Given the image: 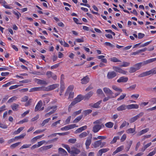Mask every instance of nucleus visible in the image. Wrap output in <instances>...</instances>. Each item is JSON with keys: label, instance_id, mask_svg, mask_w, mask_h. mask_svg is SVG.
I'll return each mask as SVG.
<instances>
[{"label": "nucleus", "instance_id": "1", "mask_svg": "<svg viewBox=\"0 0 156 156\" xmlns=\"http://www.w3.org/2000/svg\"><path fill=\"white\" fill-rule=\"evenodd\" d=\"M156 74V67L154 68L149 71L143 73L139 75L140 77L147 76L150 75Z\"/></svg>", "mask_w": 156, "mask_h": 156}, {"label": "nucleus", "instance_id": "2", "mask_svg": "<svg viewBox=\"0 0 156 156\" xmlns=\"http://www.w3.org/2000/svg\"><path fill=\"white\" fill-rule=\"evenodd\" d=\"M84 98L83 96L81 95H79L77 97L75 98L74 100L71 103V105H74L80 102Z\"/></svg>", "mask_w": 156, "mask_h": 156}, {"label": "nucleus", "instance_id": "3", "mask_svg": "<svg viewBox=\"0 0 156 156\" xmlns=\"http://www.w3.org/2000/svg\"><path fill=\"white\" fill-rule=\"evenodd\" d=\"M92 137V135L91 133H90L89 135V136L87 137L86 141L85 144L87 149L89 148V146L91 143Z\"/></svg>", "mask_w": 156, "mask_h": 156}, {"label": "nucleus", "instance_id": "4", "mask_svg": "<svg viewBox=\"0 0 156 156\" xmlns=\"http://www.w3.org/2000/svg\"><path fill=\"white\" fill-rule=\"evenodd\" d=\"M117 75V73L114 71L108 72L107 74V78L108 79H112L115 77Z\"/></svg>", "mask_w": 156, "mask_h": 156}, {"label": "nucleus", "instance_id": "5", "mask_svg": "<svg viewBox=\"0 0 156 156\" xmlns=\"http://www.w3.org/2000/svg\"><path fill=\"white\" fill-rule=\"evenodd\" d=\"M112 69L114 70V71L116 73H119L123 74H126L127 73V71L123 70L117 66H113L112 67Z\"/></svg>", "mask_w": 156, "mask_h": 156}, {"label": "nucleus", "instance_id": "6", "mask_svg": "<svg viewBox=\"0 0 156 156\" xmlns=\"http://www.w3.org/2000/svg\"><path fill=\"white\" fill-rule=\"evenodd\" d=\"M102 127H104V125L103 124L101 125L96 124L93 126L92 131L94 133H96L99 131Z\"/></svg>", "mask_w": 156, "mask_h": 156}, {"label": "nucleus", "instance_id": "7", "mask_svg": "<svg viewBox=\"0 0 156 156\" xmlns=\"http://www.w3.org/2000/svg\"><path fill=\"white\" fill-rule=\"evenodd\" d=\"M78 126H76L75 124H72L71 125H68L64 127L61 128V130L62 131L63 130H67L69 129H73L76 127H78Z\"/></svg>", "mask_w": 156, "mask_h": 156}, {"label": "nucleus", "instance_id": "8", "mask_svg": "<svg viewBox=\"0 0 156 156\" xmlns=\"http://www.w3.org/2000/svg\"><path fill=\"white\" fill-rule=\"evenodd\" d=\"M144 113L143 112H140L136 116L131 118L129 120L130 122L131 123H132L134 122L139 118L142 116L144 115Z\"/></svg>", "mask_w": 156, "mask_h": 156}, {"label": "nucleus", "instance_id": "9", "mask_svg": "<svg viewBox=\"0 0 156 156\" xmlns=\"http://www.w3.org/2000/svg\"><path fill=\"white\" fill-rule=\"evenodd\" d=\"M69 152L70 154H74L76 155L78 154L80 152V151L76 147H73L71 148V150Z\"/></svg>", "mask_w": 156, "mask_h": 156}, {"label": "nucleus", "instance_id": "10", "mask_svg": "<svg viewBox=\"0 0 156 156\" xmlns=\"http://www.w3.org/2000/svg\"><path fill=\"white\" fill-rule=\"evenodd\" d=\"M128 80V78L124 76H121L117 80V82L119 83H126Z\"/></svg>", "mask_w": 156, "mask_h": 156}, {"label": "nucleus", "instance_id": "11", "mask_svg": "<svg viewBox=\"0 0 156 156\" xmlns=\"http://www.w3.org/2000/svg\"><path fill=\"white\" fill-rule=\"evenodd\" d=\"M58 152L63 156H66L68 155L67 152L64 149L61 147L58 149Z\"/></svg>", "mask_w": 156, "mask_h": 156}, {"label": "nucleus", "instance_id": "12", "mask_svg": "<svg viewBox=\"0 0 156 156\" xmlns=\"http://www.w3.org/2000/svg\"><path fill=\"white\" fill-rule=\"evenodd\" d=\"M89 80L90 78L88 76H86L81 79V83L83 84H85L88 83Z\"/></svg>", "mask_w": 156, "mask_h": 156}, {"label": "nucleus", "instance_id": "13", "mask_svg": "<svg viewBox=\"0 0 156 156\" xmlns=\"http://www.w3.org/2000/svg\"><path fill=\"white\" fill-rule=\"evenodd\" d=\"M156 61V58L147 60L142 62L143 66H145Z\"/></svg>", "mask_w": 156, "mask_h": 156}, {"label": "nucleus", "instance_id": "14", "mask_svg": "<svg viewBox=\"0 0 156 156\" xmlns=\"http://www.w3.org/2000/svg\"><path fill=\"white\" fill-rule=\"evenodd\" d=\"M103 91L106 94L109 95V96H112L113 94L112 91L109 88L107 87L104 88Z\"/></svg>", "mask_w": 156, "mask_h": 156}, {"label": "nucleus", "instance_id": "15", "mask_svg": "<svg viewBox=\"0 0 156 156\" xmlns=\"http://www.w3.org/2000/svg\"><path fill=\"white\" fill-rule=\"evenodd\" d=\"M101 140H97L94 142L92 144V146L93 147L96 148L100 146L101 147Z\"/></svg>", "mask_w": 156, "mask_h": 156}, {"label": "nucleus", "instance_id": "16", "mask_svg": "<svg viewBox=\"0 0 156 156\" xmlns=\"http://www.w3.org/2000/svg\"><path fill=\"white\" fill-rule=\"evenodd\" d=\"M44 88L42 87H35L31 88L29 91L30 92H33L36 91L44 90Z\"/></svg>", "mask_w": 156, "mask_h": 156}, {"label": "nucleus", "instance_id": "17", "mask_svg": "<svg viewBox=\"0 0 156 156\" xmlns=\"http://www.w3.org/2000/svg\"><path fill=\"white\" fill-rule=\"evenodd\" d=\"M42 102L41 100L36 105L34 109L35 112L38 111L42 105Z\"/></svg>", "mask_w": 156, "mask_h": 156}, {"label": "nucleus", "instance_id": "18", "mask_svg": "<svg viewBox=\"0 0 156 156\" xmlns=\"http://www.w3.org/2000/svg\"><path fill=\"white\" fill-rule=\"evenodd\" d=\"M87 128V126H82L76 129L75 133H78L82 132L84 130L86 129Z\"/></svg>", "mask_w": 156, "mask_h": 156}, {"label": "nucleus", "instance_id": "19", "mask_svg": "<svg viewBox=\"0 0 156 156\" xmlns=\"http://www.w3.org/2000/svg\"><path fill=\"white\" fill-rule=\"evenodd\" d=\"M59 86L58 84H55L48 87V89L47 90H53L57 87H58Z\"/></svg>", "mask_w": 156, "mask_h": 156}, {"label": "nucleus", "instance_id": "20", "mask_svg": "<svg viewBox=\"0 0 156 156\" xmlns=\"http://www.w3.org/2000/svg\"><path fill=\"white\" fill-rule=\"evenodd\" d=\"M139 108V105L137 104H131L127 105V108L130 109L133 108L137 109Z\"/></svg>", "mask_w": 156, "mask_h": 156}, {"label": "nucleus", "instance_id": "21", "mask_svg": "<svg viewBox=\"0 0 156 156\" xmlns=\"http://www.w3.org/2000/svg\"><path fill=\"white\" fill-rule=\"evenodd\" d=\"M94 92L92 91H90L87 94H86L83 97L85 99H89V98L93 95Z\"/></svg>", "mask_w": 156, "mask_h": 156}, {"label": "nucleus", "instance_id": "22", "mask_svg": "<svg viewBox=\"0 0 156 156\" xmlns=\"http://www.w3.org/2000/svg\"><path fill=\"white\" fill-rule=\"evenodd\" d=\"M124 147L123 146H121L117 148L116 150L113 152L112 155H114L116 153L121 151L123 149Z\"/></svg>", "mask_w": 156, "mask_h": 156}, {"label": "nucleus", "instance_id": "23", "mask_svg": "<svg viewBox=\"0 0 156 156\" xmlns=\"http://www.w3.org/2000/svg\"><path fill=\"white\" fill-rule=\"evenodd\" d=\"M127 108V105L123 104L119 106L117 108L118 111H122L126 110Z\"/></svg>", "mask_w": 156, "mask_h": 156}, {"label": "nucleus", "instance_id": "24", "mask_svg": "<svg viewBox=\"0 0 156 156\" xmlns=\"http://www.w3.org/2000/svg\"><path fill=\"white\" fill-rule=\"evenodd\" d=\"M142 66H144L142 62L137 63L134 65V66L137 70H139Z\"/></svg>", "mask_w": 156, "mask_h": 156}, {"label": "nucleus", "instance_id": "25", "mask_svg": "<svg viewBox=\"0 0 156 156\" xmlns=\"http://www.w3.org/2000/svg\"><path fill=\"white\" fill-rule=\"evenodd\" d=\"M0 3H2L3 4V6L6 9H12V7H10L9 5H5L7 3L4 0H0Z\"/></svg>", "mask_w": 156, "mask_h": 156}, {"label": "nucleus", "instance_id": "26", "mask_svg": "<svg viewBox=\"0 0 156 156\" xmlns=\"http://www.w3.org/2000/svg\"><path fill=\"white\" fill-rule=\"evenodd\" d=\"M149 130V128H147L145 129H144L141 131H140V132L138 133L137 134L139 136H141L146 133Z\"/></svg>", "mask_w": 156, "mask_h": 156}, {"label": "nucleus", "instance_id": "27", "mask_svg": "<svg viewBox=\"0 0 156 156\" xmlns=\"http://www.w3.org/2000/svg\"><path fill=\"white\" fill-rule=\"evenodd\" d=\"M11 107L13 111H17L18 110V108H19V105L14 103L11 106Z\"/></svg>", "mask_w": 156, "mask_h": 156}, {"label": "nucleus", "instance_id": "28", "mask_svg": "<svg viewBox=\"0 0 156 156\" xmlns=\"http://www.w3.org/2000/svg\"><path fill=\"white\" fill-rule=\"evenodd\" d=\"M44 135V134H43L42 135H39L38 136H36L34 138H33L31 140V142H34L35 141H37V140L41 138L42 137H43Z\"/></svg>", "mask_w": 156, "mask_h": 156}, {"label": "nucleus", "instance_id": "29", "mask_svg": "<svg viewBox=\"0 0 156 156\" xmlns=\"http://www.w3.org/2000/svg\"><path fill=\"white\" fill-rule=\"evenodd\" d=\"M114 125V123L111 122H108L105 124V126L106 127L110 128L113 127Z\"/></svg>", "mask_w": 156, "mask_h": 156}, {"label": "nucleus", "instance_id": "30", "mask_svg": "<svg viewBox=\"0 0 156 156\" xmlns=\"http://www.w3.org/2000/svg\"><path fill=\"white\" fill-rule=\"evenodd\" d=\"M88 133H87L86 132H84L79 135V137L80 138H83L86 137L87 136L88 133H89V131H87Z\"/></svg>", "mask_w": 156, "mask_h": 156}, {"label": "nucleus", "instance_id": "31", "mask_svg": "<svg viewBox=\"0 0 156 156\" xmlns=\"http://www.w3.org/2000/svg\"><path fill=\"white\" fill-rule=\"evenodd\" d=\"M73 86H69L67 89V90L65 94V95H67L69 94V92L72 90L73 89Z\"/></svg>", "mask_w": 156, "mask_h": 156}, {"label": "nucleus", "instance_id": "32", "mask_svg": "<svg viewBox=\"0 0 156 156\" xmlns=\"http://www.w3.org/2000/svg\"><path fill=\"white\" fill-rule=\"evenodd\" d=\"M83 115H80L77 117L73 121V123H77L79 122L83 118Z\"/></svg>", "mask_w": 156, "mask_h": 156}, {"label": "nucleus", "instance_id": "33", "mask_svg": "<svg viewBox=\"0 0 156 156\" xmlns=\"http://www.w3.org/2000/svg\"><path fill=\"white\" fill-rule=\"evenodd\" d=\"M128 145H127L125 149L126 150V151L127 152L129 150L131 145L132 144V140H130L128 142H127Z\"/></svg>", "mask_w": 156, "mask_h": 156}, {"label": "nucleus", "instance_id": "34", "mask_svg": "<svg viewBox=\"0 0 156 156\" xmlns=\"http://www.w3.org/2000/svg\"><path fill=\"white\" fill-rule=\"evenodd\" d=\"M106 138V137L105 136H98L97 137H94L93 140H96L98 139L104 140Z\"/></svg>", "mask_w": 156, "mask_h": 156}, {"label": "nucleus", "instance_id": "35", "mask_svg": "<svg viewBox=\"0 0 156 156\" xmlns=\"http://www.w3.org/2000/svg\"><path fill=\"white\" fill-rule=\"evenodd\" d=\"M151 142H150L147 144H146L145 146H144L143 147H142L141 148V151H142L143 152H144L145 151V149L148 148L151 145Z\"/></svg>", "mask_w": 156, "mask_h": 156}, {"label": "nucleus", "instance_id": "36", "mask_svg": "<svg viewBox=\"0 0 156 156\" xmlns=\"http://www.w3.org/2000/svg\"><path fill=\"white\" fill-rule=\"evenodd\" d=\"M97 93L98 95H102V96L103 97H105V96L102 90L100 89H98L97 90Z\"/></svg>", "mask_w": 156, "mask_h": 156}, {"label": "nucleus", "instance_id": "37", "mask_svg": "<svg viewBox=\"0 0 156 156\" xmlns=\"http://www.w3.org/2000/svg\"><path fill=\"white\" fill-rule=\"evenodd\" d=\"M51 120L50 118H49L44 120L41 124V125L42 126H43L45 125L48 123L49 121Z\"/></svg>", "mask_w": 156, "mask_h": 156}, {"label": "nucleus", "instance_id": "38", "mask_svg": "<svg viewBox=\"0 0 156 156\" xmlns=\"http://www.w3.org/2000/svg\"><path fill=\"white\" fill-rule=\"evenodd\" d=\"M62 145L67 150L69 153L70 152V151L71 150V149L69 146L67 144H62Z\"/></svg>", "mask_w": 156, "mask_h": 156}, {"label": "nucleus", "instance_id": "39", "mask_svg": "<svg viewBox=\"0 0 156 156\" xmlns=\"http://www.w3.org/2000/svg\"><path fill=\"white\" fill-rule=\"evenodd\" d=\"M112 88L116 91H119L120 92H122V90L120 88H119L116 86H112Z\"/></svg>", "mask_w": 156, "mask_h": 156}, {"label": "nucleus", "instance_id": "40", "mask_svg": "<svg viewBox=\"0 0 156 156\" xmlns=\"http://www.w3.org/2000/svg\"><path fill=\"white\" fill-rule=\"evenodd\" d=\"M24 128V127H20L16 131L14 132V133L16 134H18L20 133Z\"/></svg>", "mask_w": 156, "mask_h": 156}, {"label": "nucleus", "instance_id": "41", "mask_svg": "<svg viewBox=\"0 0 156 156\" xmlns=\"http://www.w3.org/2000/svg\"><path fill=\"white\" fill-rule=\"evenodd\" d=\"M130 64L129 62H122V64L120 65V66L121 67H126L129 66Z\"/></svg>", "mask_w": 156, "mask_h": 156}, {"label": "nucleus", "instance_id": "42", "mask_svg": "<svg viewBox=\"0 0 156 156\" xmlns=\"http://www.w3.org/2000/svg\"><path fill=\"white\" fill-rule=\"evenodd\" d=\"M102 102V100H101L97 102V103L94 104V108H98L99 105L101 104Z\"/></svg>", "mask_w": 156, "mask_h": 156}, {"label": "nucleus", "instance_id": "43", "mask_svg": "<svg viewBox=\"0 0 156 156\" xmlns=\"http://www.w3.org/2000/svg\"><path fill=\"white\" fill-rule=\"evenodd\" d=\"M119 139V137L118 136H115L114 137L112 140L111 142V144H113L116 142V141L117 140Z\"/></svg>", "mask_w": 156, "mask_h": 156}, {"label": "nucleus", "instance_id": "44", "mask_svg": "<svg viewBox=\"0 0 156 156\" xmlns=\"http://www.w3.org/2000/svg\"><path fill=\"white\" fill-rule=\"evenodd\" d=\"M57 107V106L56 105L53 106H48L46 110H45V112H48V111H49L50 109H56Z\"/></svg>", "mask_w": 156, "mask_h": 156}, {"label": "nucleus", "instance_id": "45", "mask_svg": "<svg viewBox=\"0 0 156 156\" xmlns=\"http://www.w3.org/2000/svg\"><path fill=\"white\" fill-rule=\"evenodd\" d=\"M110 61L112 62H121V61L117 59L116 57H113L112 58H111L110 59Z\"/></svg>", "mask_w": 156, "mask_h": 156}, {"label": "nucleus", "instance_id": "46", "mask_svg": "<svg viewBox=\"0 0 156 156\" xmlns=\"http://www.w3.org/2000/svg\"><path fill=\"white\" fill-rule=\"evenodd\" d=\"M37 83L38 84H46V82L43 80L40 79H37Z\"/></svg>", "mask_w": 156, "mask_h": 156}, {"label": "nucleus", "instance_id": "47", "mask_svg": "<svg viewBox=\"0 0 156 156\" xmlns=\"http://www.w3.org/2000/svg\"><path fill=\"white\" fill-rule=\"evenodd\" d=\"M135 131L134 128H129L126 130V132L128 133H133Z\"/></svg>", "mask_w": 156, "mask_h": 156}, {"label": "nucleus", "instance_id": "48", "mask_svg": "<svg viewBox=\"0 0 156 156\" xmlns=\"http://www.w3.org/2000/svg\"><path fill=\"white\" fill-rule=\"evenodd\" d=\"M92 112V110L91 109H88L85 110L83 111V113L85 116H86L87 115L89 114Z\"/></svg>", "mask_w": 156, "mask_h": 156}, {"label": "nucleus", "instance_id": "49", "mask_svg": "<svg viewBox=\"0 0 156 156\" xmlns=\"http://www.w3.org/2000/svg\"><path fill=\"white\" fill-rule=\"evenodd\" d=\"M137 70L134 66L130 68L129 72L130 73H132L135 72Z\"/></svg>", "mask_w": 156, "mask_h": 156}, {"label": "nucleus", "instance_id": "50", "mask_svg": "<svg viewBox=\"0 0 156 156\" xmlns=\"http://www.w3.org/2000/svg\"><path fill=\"white\" fill-rule=\"evenodd\" d=\"M126 94H122V95H121L120 96V97L117 99V100L118 101H121L122 100H123V99H124L125 97L126 96Z\"/></svg>", "mask_w": 156, "mask_h": 156}, {"label": "nucleus", "instance_id": "51", "mask_svg": "<svg viewBox=\"0 0 156 156\" xmlns=\"http://www.w3.org/2000/svg\"><path fill=\"white\" fill-rule=\"evenodd\" d=\"M81 111L82 110L80 109L78 111L74 112L72 115V116H74V117H75L76 115L80 114L81 113Z\"/></svg>", "mask_w": 156, "mask_h": 156}, {"label": "nucleus", "instance_id": "52", "mask_svg": "<svg viewBox=\"0 0 156 156\" xmlns=\"http://www.w3.org/2000/svg\"><path fill=\"white\" fill-rule=\"evenodd\" d=\"M20 143V142H19L13 144L10 146V147L12 149L14 148L19 145Z\"/></svg>", "mask_w": 156, "mask_h": 156}, {"label": "nucleus", "instance_id": "53", "mask_svg": "<svg viewBox=\"0 0 156 156\" xmlns=\"http://www.w3.org/2000/svg\"><path fill=\"white\" fill-rule=\"evenodd\" d=\"M53 73L51 71H48L46 73V75L48 78H50L52 76Z\"/></svg>", "mask_w": 156, "mask_h": 156}, {"label": "nucleus", "instance_id": "54", "mask_svg": "<svg viewBox=\"0 0 156 156\" xmlns=\"http://www.w3.org/2000/svg\"><path fill=\"white\" fill-rule=\"evenodd\" d=\"M26 135L25 133H23L19 136H16L15 137V139H20L23 138Z\"/></svg>", "mask_w": 156, "mask_h": 156}, {"label": "nucleus", "instance_id": "55", "mask_svg": "<svg viewBox=\"0 0 156 156\" xmlns=\"http://www.w3.org/2000/svg\"><path fill=\"white\" fill-rule=\"evenodd\" d=\"M76 141V139L75 138H71L69 139L68 140V142L74 144Z\"/></svg>", "mask_w": 156, "mask_h": 156}, {"label": "nucleus", "instance_id": "56", "mask_svg": "<svg viewBox=\"0 0 156 156\" xmlns=\"http://www.w3.org/2000/svg\"><path fill=\"white\" fill-rule=\"evenodd\" d=\"M61 86H60V92L61 93H62L64 91L65 89V86L64 84L62 83H60Z\"/></svg>", "mask_w": 156, "mask_h": 156}, {"label": "nucleus", "instance_id": "57", "mask_svg": "<svg viewBox=\"0 0 156 156\" xmlns=\"http://www.w3.org/2000/svg\"><path fill=\"white\" fill-rule=\"evenodd\" d=\"M16 98L15 97H13L10 98L7 101L8 103H10L16 100Z\"/></svg>", "mask_w": 156, "mask_h": 156}, {"label": "nucleus", "instance_id": "58", "mask_svg": "<svg viewBox=\"0 0 156 156\" xmlns=\"http://www.w3.org/2000/svg\"><path fill=\"white\" fill-rule=\"evenodd\" d=\"M31 144H24L20 148V149L28 148L31 146Z\"/></svg>", "mask_w": 156, "mask_h": 156}, {"label": "nucleus", "instance_id": "59", "mask_svg": "<svg viewBox=\"0 0 156 156\" xmlns=\"http://www.w3.org/2000/svg\"><path fill=\"white\" fill-rule=\"evenodd\" d=\"M13 13L16 16V18L18 19L19 18L20 16H21V14L18 12L13 11Z\"/></svg>", "mask_w": 156, "mask_h": 156}, {"label": "nucleus", "instance_id": "60", "mask_svg": "<svg viewBox=\"0 0 156 156\" xmlns=\"http://www.w3.org/2000/svg\"><path fill=\"white\" fill-rule=\"evenodd\" d=\"M156 153V150L155 148L151 152H150L147 156H152L154 155Z\"/></svg>", "mask_w": 156, "mask_h": 156}, {"label": "nucleus", "instance_id": "61", "mask_svg": "<svg viewBox=\"0 0 156 156\" xmlns=\"http://www.w3.org/2000/svg\"><path fill=\"white\" fill-rule=\"evenodd\" d=\"M74 93L73 92H71L69 93L68 99H72L74 97Z\"/></svg>", "mask_w": 156, "mask_h": 156}, {"label": "nucleus", "instance_id": "62", "mask_svg": "<svg viewBox=\"0 0 156 156\" xmlns=\"http://www.w3.org/2000/svg\"><path fill=\"white\" fill-rule=\"evenodd\" d=\"M60 120H59L52 124L51 126L52 127L55 126L57 124H59Z\"/></svg>", "mask_w": 156, "mask_h": 156}, {"label": "nucleus", "instance_id": "63", "mask_svg": "<svg viewBox=\"0 0 156 156\" xmlns=\"http://www.w3.org/2000/svg\"><path fill=\"white\" fill-rule=\"evenodd\" d=\"M60 63H59L57 64H56L51 66V69H54L57 68L60 65Z\"/></svg>", "mask_w": 156, "mask_h": 156}, {"label": "nucleus", "instance_id": "64", "mask_svg": "<svg viewBox=\"0 0 156 156\" xmlns=\"http://www.w3.org/2000/svg\"><path fill=\"white\" fill-rule=\"evenodd\" d=\"M126 134H124L121 137L120 140L121 142H123L126 139Z\"/></svg>", "mask_w": 156, "mask_h": 156}]
</instances>
